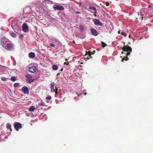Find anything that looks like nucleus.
<instances>
[{
  "label": "nucleus",
  "mask_w": 153,
  "mask_h": 153,
  "mask_svg": "<svg viewBox=\"0 0 153 153\" xmlns=\"http://www.w3.org/2000/svg\"><path fill=\"white\" fill-rule=\"evenodd\" d=\"M1 80L3 81H6L7 80V79L6 77H3L1 78Z\"/></svg>",
  "instance_id": "obj_25"
},
{
  "label": "nucleus",
  "mask_w": 153,
  "mask_h": 153,
  "mask_svg": "<svg viewBox=\"0 0 153 153\" xmlns=\"http://www.w3.org/2000/svg\"><path fill=\"white\" fill-rule=\"evenodd\" d=\"M131 35H129V36H128V37L129 38H131Z\"/></svg>",
  "instance_id": "obj_41"
},
{
  "label": "nucleus",
  "mask_w": 153,
  "mask_h": 153,
  "mask_svg": "<svg viewBox=\"0 0 153 153\" xmlns=\"http://www.w3.org/2000/svg\"><path fill=\"white\" fill-rule=\"evenodd\" d=\"M151 7V6H150V5H149V6L148 7H149H149Z\"/></svg>",
  "instance_id": "obj_45"
},
{
  "label": "nucleus",
  "mask_w": 153,
  "mask_h": 153,
  "mask_svg": "<svg viewBox=\"0 0 153 153\" xmlns=\"http://www.w3.org/2000/svg\"><path fill=\"white\" fill-rule=\"evenodd\" d=\"M1 45L3 47L10 42L8 39L4 37L2 38L1 39Z\"/></svg>",
  "instance_id": "obj_1"
},
{
  "label": "nucleus",
  "mask_w": 153,
  "mask_h": 153,
  "mask_svg": "<svg viewBox=\"0 0 153 153\" xmlns=\"http://www.w3.org/2000/svg\"><path fill=\"white\" fill-rule=\"evenodd\" d=\"M87 94V93H84V95H86Z\"/></svg>",
  "instance_id": "obj_38"
},
{
  "label": "nucleus",
  "mask_w": 153,
  "mask_h": 153,
  "mask_svg": "<svg viewBox=\"0 0 153 153\" xmlns=\"http://www.w3.org/2000/svg\"><path fill=\"white\" fill-rule=\"evenodd\" d=\"M52 68L54 70H57L58 69V67L56 65H54L52 67Z\"/></svg>",
  "instance_id": "obj_20"
},
{
  "label": "nucleus",
  "mask_w": 153,
  "mask_h": 153,
  "mask_svg": "<svg viewBox=\"0 0 153 153\" xmlns=\"http://www.w3.org/2000/svg\"><path fill=\"white\" fill-rule=\"evenodd\" d=\"M25 22H30V21H27V20H26V21H25Z\"/></svg>",
  "instance_id": "obj_37"
},
{
  "label": "nucleus",
  "mask_w": 153,
  "mask_h": 153,
  "mask_svg": "<svg viewBox=\"0 0 153 153\" xmlns=\"http://www.w3.org/2000/svg\"><path fill=\"white\" fill-rule=\"evenodd\" d=\"M13 126L14 128L17 131H18L19 129L22 128V125L19 123L15 122L13 124Z\"/></svg>",
  "instance_id": "obj_3"
},
{
  "label": "nucleus",
  "mask_w": 153,
  "mask_h": 153,
  "mask_svg": "<svg viewBox=\"0 0 153 153\" xmlns=\"http://www.w3.org/2000/svg\"><path fill=\"white\" fill-rule=\"evenodd\" d=\"M93 21L94 22V24L96 25H100V26H102L103 25V23L101 22L98 19H94L93 20Z\"/></svg>",
  "instance_id": "obj_7"
},
{
  "label": "nucleus",
  "mask_w": 153,
  "mask_h": 153,
  "mask_svg": "<svg viewBox=\"0 0 153 153\" xmlns=\"http://www.w3.org/2000/svg\"><path fill=\"white\" fill-rule=\"evenodd\" d=\"M86 54L85 55V56H86L87 55H88V56L87 57V58L88 59H89L90 58H92V56H91L92 55L91 53V52L89 51L88 52H86Z\"/></svg>",
  "instance_id": "obj_14"
},
{
  "label": "nucleus",
  "mask_w": 153,
  "mask_h": 153,
  "mask_svg": "<svg viewBox=\"0 0 153 153\" xmlns=\"http://www.w3.org/2000/svg\"><path fill=\"white\" fill-rule=\"evenodd\" d=\"M47 103H48L49 102V101H47Z\"/></svg>",
  "instance_id": "obj_50"
},
{
  "label": "nucleus",
  "mask_w": 153,
  "mask_h": 153,
  "mask_svg": "<svg viewBox=\"0 0 153 153\" xmlns=\"http://www.w3.org/2000/svg\"><path fill=\"white\" fill-rule=\"evenodd\" d=\"M101 44L102 45V47L104 48L107 45L106 44H105L104 42H101Z\"/></svg>",
  "instance_id": "obj_26"
},
{
  "label": "nucleus",
  "mask_w": 153,
  "mask_h": 153,
  "mask_svg": "<svg viewBox=\"0 0 153 153\" xmlns=\"http://www.w3.org/2000/svg\"><path fill=\"white\" fill-rule=\"evenodd\" d=\"M73 42L74 43H75V41H74H74H73Z\"/></svg>",
  "instance_id": "obj_49"
},
{
  "label": "nucleus",
  "mask_w": 153,
  "mask_h": 153,
  "mask_svg": "<svg viewBox=\"0 0 153 153\" xmlns=\"http://www.w3.org/2000/svg\"><path fill=\"white\" fill-rule=\"evenodd\" d=\"M59 73H58V74H57V75H59Z\"/></svg>",
  "instance_id": "obj_52"
},
{
  "label": "nucleus",
  "mask_w": 153,
  "mask_h": 153,
  "mask_svg": "<svg viewBox=\"0 0 153 153\" xmlns=\"http://www.w3.org/2000/svg\"><path fill=\"white\" fill-rule=\"evenodd\" d=\"M39 105L41 106H45V103L42 101V100H41V101L39 102Z\"/></svg>",
  "instance_id": "obj_17"
},
{
  "label": "nucleus",
  "mask_w": 153,
  "mask_h": 153,
  "mask_svg": "<svg viewBox=\"0 0 153 153\" xmlns=\"http://www.w3.org/2000/svg\"><path fill=\"white\" fill-rule=\"evenodd\" d=\"M140 16L142 17V19H143V16H142L141 15H140Z\"/></svg>",
  "instance_id": "obj_43"
},
{
  "label": "nucleus",
  "mask_w": 153,
  "mask_h": 153,
  "mask_svg": "<svg viewBox=\"0 0 153 153\" xmlns=\"http://www.w3.org/2000/svg\"><path fill=\"white\" fill-rule=\"evenodd\" d=\"M122 50L123 51L121 52L122 54H123L124 53V51H130V52H131L132 51V48L130 47L128 45H124L123 47L122 48Z\"/></svg>",
  "instance_id": "obj_2"
},
{
  "label": "nucleus",
  "mask_w": 153,
  "mask_h": 153,
  "mask_svg": "<svg viewBox=\"0 0 153 153\" xmlns=\"http://www.w3.org/2000/svg\"><path fill=\"white\" fill-rule=\"evenodd\" d=\"M67 59H65V60L66 61H67Z\"/></svg>",
  "instance_id": "obj_46"
},
{
  "label": "nucleus",
  "mask_w": 153,
  "mask_h": 153,
  "mask_svg": "<svg viewBox=\"0 0 153 153\" xmlns=\"http://www.w3.org/2000/svg\"><path fill=\"white\" fill-rule=\"evenodd\" d=\"M127 53H126V56H127L129 55L130 54V53L131 52H130V51H128V52H127Z\"/></svg>",
  "instance_id": "obj_31"
},
{
  "label": "nucleus",
  "mask_w": 153,
  "mask_h": 153,
  "mask_svg": "<svg viewBox=\"0 0 153 153\" xmlns=\"http://www.w3.org/2000/svg\"><path fill=\"white\" fill-rule=\"evenodd\" d=\"M55 89H53V91L55 92V94H57V90H58L57 88H56V86L55 87Z\"/></svg>",
  "instance_id": "obj_24"
},
{
  "label": "nucleus",
  "mask_w": 153,
  "mask_h": 153,
  "mask_svg": "<svg viewBox=\"0 0 153 153\" xmlns=\"http://www.w3.org/2000/svg\"><path fill=\"white\" fill-rule=\"evenodd\" d=\"M83 64V62H81L80 63V64Z\"/></svg>",
  "instance_id": "obj_47"
},
{
  "label": "nucleus",
  "mask_w": 153,
  "mask_h": 153,
  "mask_svg": "<svg viewBox=\"0 0 153 153\" xmlns=\"http://www.w3.org/2000/svg\"><path fill=\"white\" fill-rule=\"evenodd\" d=\"M22 91L25 94H28L29 93L28 88L26 86L23 87L22 88Z\"/></svg>",
  "instance_id": "obj_10"
},
{
  "label": "nucleus",
  "mask_w": 153,
  "mask_h": 153,
  "mask_svg": "<svg viewBox=\"0 0 153 153\" xmlns=\"http://www.w3.org/2000/svg\"><path fill=\"white\" fill-rule=\"evenodd\" d=\"M35 109V107L33 106H31L29 108V110L30 111H33Z\"/></svg>",
  "instance_id": "obj_19"
},
{
  "label": "nucleus",
  "mask_w": 153,
  "mask_h": 153,
  "mask_svg": "<svg viewBox=\"0 0 153 153\" xmlns=\"http://www.w3.org/2000/svg\"><path fill=\"white\" fill-rule=\"evenodd\" d=\"M36 70V68L34 66H32L29 68V71L32 73L35 72Z\"/></svg>",
  "instance_id": "obj_12"
},
{
  "label": "nucleus",
  "mask_w": 153,
  "mask_h": 153,
  "mask_svg": "<svg viewBox=\"0 0 153 153\" xmlns=\"http://www.w3.org/2000/svg\"><path fill=\"white\" fill-rule=\"evenodd\" d=\"M6 50L9 51H11L13 48V45L10 42L3 47Z\"/></svg>",
  "instance_id": "obj_4"
},
{
  "label": "nucleus",
  "mask_w": 153,
  "mask_h": 153,
  "mask_svg": "<svg viewBox=\"0 0 153 153\" xmlns=\"http://www.w3.org/2000/svg\"><path fill=\"white\" fill-rule=\"evenodd\" d=\"M23 37V35H21L20 36V37Z\"/></svg>",
  "instance_id": "obj_40"
},
{
  "label": "nucleus",
  "mask_w": 153,
  "mask_h": 153,
  "mask_svg": "<svg viewBox=\"0 0 153 153\" xmlns=\"http://www.w3.org/2000/svg\"><path fill=\"white\" fill-rule=\"evenodd\" d=\"M63 70V68H62L61 69V71H62Z\"/></svg>",
  "instance_id": "obj_44"
},
{
  "label": "nucleus",
  "mask_w": 153,
  "mask_h": 153,
  "mask_svg": "<svg viewBox=\"0 0 153 153\" xmlns=\"http://www.w3.org/2000/svg\"><path fill=\"white\" fill-rule=\"evenodd\" d=\"M19 86V83H15L14 84L13 86L14 87H18Z\"/></svg>",
  "instance_id": "obj_28"
},
{
  "label": "nucleus",
  "mask_w": 153,
  "mask_h": 153,
  "mask_svg": "<svg viewBox=\"0 0 153 153\" xmlns=\"http://www.w3.org/2000/svg\"><path fill=\"white\" fill-rule=\"evenodd\" d=\"M6 128H7V129L9 130L10 129V132H11L12 131V129L11 128V126L10 125V124L9 123H7L6 124Z\"/></svg>",
  "instance_id": "obj_15"
},
{
  "label": "nucleus",
  "mask_w": 153,
  "mask_h": 153,
  "mask_svg": "<svg viewBox=\"0 0 153 153\" xmlns=\"http://www.w3.org/2000/svg\"><path fill=\"white\" fill-rule=\"evenodd\" d=\"M22 29L23 31L25 32H27L28 31V27L27 25L25 23H24L22 26Z\"/></svg>",
  "instance_id": "obj_8"
},
{
  "label": "nucleus",
  "mask_w": 153,
  "mask_h": 153,
  "mask_svg": "<svg viewBox=\"0 0 153 153\" xmlns=\"http://www.w3.org/2000/svg\"><path fill=\"white\" fill-rule=\"evenodd\" d=\"M89 9L93 10V11L91 10V12H92V13H94V15L95 16H96V15H95V14L97 13V12L96 10V8L94 7H89Z\"/></svg>",
  "instance_id": "obj_11"
},
{
  "label": "nucleus",
  "mask_w": 153,
  "mask_h": 153,
  "mask_svg": "<svg viewBox=\"0 0 153 153\" xmlns=\"http://www.w3.org/2000/svg\"><path fill=\"white\" fill-rule=\"evenodd\" d=\"M91 32L92 34L94 36H96L97 35V30L94 28H92L91 29Z\"/></svg>",
  "instance_id": "obj_13"
},
{
  "label": "nucleus",
  "mask_w": 153,
  "mask_h": 153,
  "mask_svg": "<svg viewBox=\"0 0 153 153\" xmlns=\"http://www.w3.org/2000/svg\"><path fill=\"white\" fill-rule=\"evenodd\" d=\"M53 8L54 9L60 10H63L64 9V7L61 5H56V6H53Z\"/></svg>",
  "instance_id": "obj_9"
},
{
  "label": "nucleus",
  "mask_w": 153,
  "mask_h": 153,
  "mask_svg": "<svg viewBox=\"0 0 153 153\" xmlns=\"http://www.w3.org/2000/svg\"><path fill=\"white\" fill-rule=\"evenodd\" d=\"M11 80L12 81H15L16 80V77L15 76H12L11 78Z\"/></svg>",
  "instance_id": "obj_23"
},
{
  "label": "nucleus",
  "mask_w": 153,
  "mask_h": 153,
  "mask_svg": "<svg viewBox=\"0 0 153 153\" xmlns=\"http://www.w3.org/2000/svg\"><path fill=\"white\" fill-rule=\"evenodd\" d=\"M97 50H98V51H99V49H97Z\"/></svg>",
  "instance_id": "obj_53"
},
{
  "label": "nucleus",
  "mask_w": 153,
  "mask_h": 153,
  "mask_svg": "<svg viewBox=\"0 0 153 153\" xmlns=\"http://www.w3.org/2000/svg\"><path fill=\"white\" fill-rule=\"evenodd\" d=\"M51 98L52 97L51 96H48L46 98V99L47 100H50L51 99Z\"/></svg>",
  "instance_id": "obj_27"
},
{
  "label": "nucleus",
  "mask_w": 153,
  "mask_h": 153,
  "mask_svg": "<svg viewBox=\"0 0 153 153\" xmlns=\"http://www.w3.org/2000/svg\"><path fill=\"white\" fill-rule=\"evenodd\" d=\"M65 64H66V65H68V63L67 62L66 63V62H64V65H65Z\"/></svg>",
  "instance_id": "obj_36"
},
{
  "label": "nucleus",
  "mask_w": 153,
  "mask_h": 153,
  "mask_svg": "<svg viewBox=\"0 0 153 153\" xmlns=\"http://www.w3.org/2000/svg\"><path fill=\"white\" fill-rule=\"evenodd\" d=\"M26 80L29 83L33 82L34 81V79H33L32 76L30 74H27L26 76Z\"/></svg>",
  "instance_id": "obj_5"
},
{
  "label": "nucleus",
  "mask_w": 153,
  "mask_h": 153,
  "mask_svg": "<svg viewBox=\"0 0 153 153\" xmlns=\"http://www.w3.org/2000/svg\"><path fill=\"white\" fill-rule=\"evenodd\" d=\"M29 56L30 58H33L35 56V53L33 52H30L29 54Z\"/></svg>",
  "instance_id": "obj_16"
},
{
  "label": "nucleus",
  "mask_w": 153,
  "mask_h": 153,
  "mask_svg": "<svg viewBox=\"0 0 153 153\" xmlns=\"http://www.w3.org/2000/svg\"><path fill=\"white\" fill-rule=\"evenodd\" d=\"M106 5L107 6H108L109 5V4L108 2H107L106 4Z\"/></svg>",
  "instance_id": "obj_34"
},
{
  "label": "nucleus",
  "mask_w": 153,
  "mask_h": 153,
  "mask_svg": "<svg viewBox=\"0 0 153 153\" xmlns=\"http://www.w3.org/2000/svg\"><path fill=\"white\" fill-rule=\"evenodd\" d=\"M123 44H124V45H125V42H123Z\"/></svg>",
  "instance_id": "obj_51"
},
{
  "label": "nucleus",
  "mask_w": 153,
  "mask_h": 153,
  "mask_svg": "<svg viewBox=\"0 0 153 153\" xmlns=\"http://www.w3.org/2000/svg\"><path fill=\"white\" fill-rule=\"evenodd\" d=\"M56 84H55L54 82H53L51 83V88L53 90V89H55V87L56 86H55Z\"/></svg>",
  "instance_id": "obj_18"
},
{
  "label": "nucleus",
  "mask_w": 153,
  "mask_h": 153,
  "mask_svg": "<svg viewBox=\"0 0 153 153\" xmlns=\"http://www.w3.org/2000/svg\"><path fill=\"white\" fill-rule=\"evenodd\" d=\"M76 13H78V14H81V13L80 12H79L78 11H76L75 12Z\"/></svg>",
  "instance_id": "obj_35"
},
{
  "label": "nucleus",
  "mask_w": 153,
  "mask_h": 153,
  "mask_svg": "<svg viewBox=\"0 0 153 153\" xmlns=\"http://www.w3.org/2000/svg\"><path fill=\"white\" fill-rule=\"evenodd\" d=\"M50 46H52L53 47H54L55 46V45L54 44H53L52 43H50Z\"/></svg>",
  "instance_id": "obj_30"
},
{
  "label": "nucleus",
  "mask_w": 153,
  "mask_h": 153,
  "mask_svg": "<svg viewBox=\"0 0 153 153\" xmlns=\"http://www.w3.org/2000/svg\"><path fill=\"white\" fill-rule=\"evenodd\" d=\"M120 30H119V31H118V33H119H119H120Z\"/></svg>",
  "instance_id": "obj_42"
},
{
  "label": "nucleus",
  "mask_w": 153,
  "mask_h": 153,
  "mask_svg": "<svg viewBox=\"0 0 153 153\" xmlns=\"http://www.w3.org/2000/svg\"><path fill=\"white\" fill-rule=\"evenodd\" d=\"M121 34L122 35H124L125 37H126V33L124 32H122L121 33Z\"/></svg>",
  "instance_id": "obj_29"
},
{
  "label": "nucleus",
  "mask_w": 153,
  "mask_h": 153,
  "mask_svg": "<svg viewBox=\"0 0 153 153\" xmlns=\"http://www.w3.org/2000/svg\"><path fill=\"white\" fill-rule=\"evenodd\" d=\"M95 51H94L92 52H91V54H94V53H95Z\"/></svg>",
  "instance_id": "obj_32"
},
{
  "label": "nucleus",
  "mask_w": 153,
  "mask_h": 153,
  "mask_svg": "<svg viewBox=\"0 0 153 153\" xmlns=\"http://www.w3.org/2000/svg\"><path fill=\"white\" fill-rule=\"evenodd\" d=\"M10 35L12 37H15L16 36V34L13 32L10 33Z\"/></svg>",
  "instance_id": "obj_22"
},
{
  "label": "nucleus",
  "mask_w": 153,
  "mask_h": 153,
  "mask_svg": "<svg viewBox=\"0 0 153 153\" xmlns=\"http://www.w3.org/2000/svg\"><path fill=\"white\" fill-rule=\"evenodd\" d=\"M23 11L25 14H28L31 12V9L30 7L29 6H27L25 8Z\"/></svg>",
  "instance_id": "obj_6"
},
{
  "label": "nucleus",
  "mask_w": 153,
  "mask_h": 153,
  "mask_svg": "<svg viewBox=\"0 0 153 153\" xmlns=\"http://www.w3.org/2000/svg\"><path fill=\"white\" fill-rule=\"evenodd\" d=\"M153 17V16L152 15H151V14H150L149 15V18L152 17Z\"/></svg>",
  "instance_id": "obj_33"
},
{
  "label": "nucleus",
  "mask_w": 153,
  "mask_h": 153,
  "mask_svg": "<svg viewBox=\"0 0 153 153\" xmlns=\"http://www.w3.org/2000/svg\"><path fill=\"white\" fill-rule=\"evenodd\" d=\"M128 58L127 56H124L123 58L122 59L121 62H123L124 60H126V61L128 60Z\"/></svg>",
  "instance_id": "obj_21"
},
{
  "label": "nucleus",
  "mask_w": 153,
  "mask_h": 153,
  "mask_svg": "<svg viewBox=\"0 0 153 153\" xmlns=\"http://www.w3.org/2000/svg\"><path fill=\"white\" fill-rule=\"evenodd\" d=\"M137 14H138V15H139V12L137 13Z\"/></svg>",
  "instance_id": "obj_48"
},
{
  "label": "nucleus",
  "mask_w": 153,
  "mask_h": 153,
  "mask_svg": "<svg viewBox=\"0 0 153 153\" xmlns=\"http://www.w3.org/2000/svg\"><path fill=\"white\" fill-rule=\"evenodd\" d=\"M33 16V17H35L34 16V15H32L31 16Z\"/></svg>",
  "instance_id": "obj_39"
}]
</instances>
